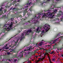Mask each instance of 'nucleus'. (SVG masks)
Returning a JSON list of instances; mask_svg holds the SVG:
<instances>
[{
	"label": "nucleus",
	"instance_id": "f257e3e1",
	"mask_svg": "<svg viewBox=\"0 0 63 63\" xmlns=\"http://www.w3.org/2000/svg\"><path fill=\"white\" fill-rule=\"evenodd\" d=\"M49 11V10H45L44 11H42L40 13H39L37 15H38V17H37V16H36L34 18L32 19H31V21H28V22L30 23H32V24L33 23L34 24V26H36V25H38V24H39V21H37V20H35V19H39L40 17H41V16H41V15H43V14H45V13H43V12H46L47 11Z\"/></svg>",
	"mask_w": 63,
	"mask_h": 63
},
{
	"label": "nucleus",
	"instance_id": "f03ea898",
	"mask_svg": "<svg viewBox=\"0 0 63 63\" xmlns=\"http://www.w3.org/2000/svg\"><path fill=\"white\" fill-rule=\"evenodd\" d=\"M53 14V13H50V12H48V13H47L45 14L44 15H43V16L42 17V18H43L44 17L46 18L47 17H48L49 18H51V16H52Z\"/></svg>",
	"mask_w": 63,
	"mask_h": 63
},
{
	"label": "nucleus",
	"instance_id": "7ed1b4c3",
	"mask_svg": "<svg viewBox=\"0 0 63 63\" xmlns=\"http://www.w3.org/2000/svg\"><path fill=\"white\" fill-rule=\"evenodd\" d=\"M43 28L45 29V30L46 32H47L50 29V25H48L47 24H46L44 26Z\"/></svg>",
	"mask_w": 63,
	"mask_h": 63
},
{
	"label": "nucleus",
	"instance_id": "20e7f679",
	"mask_svg": "<svg viewBox=\"0 0 63 63\" xmlns=\"http://www.w3.org/2000/svg\"><path fill=\"white\" fill-rule=\"evenodd\" d=\"M35 28H30L29 30H28L27 32V33L25 34V35H28V34H29V32H32V34H33V32L31 30V29H35Z\"/></svg>",
	"mask_w": 63,
	"mask_h": 63
},
{
	"label": "nucleus",
	"instance_id": "39448f33",
	"mask_svg": "<svg viewBox=\"0 0 63 63\" xmlns=\"http://www.w3.org/2000/svg\"><path fill=\"white\" fill-rule=\"evenodd\" d=\"M13 25V24L12 23V22L11 23V24L9 26V27H8L7 28H7H5V30H7V31H9L10 29H12V25Z\"/></svg>",
	"mask_w": 63,
	"mask_h": 63
},
{
	"label": "nucleus",
	"instance_id": "423d86ee",
	"mask_svg": "<svg viewBox=\"0 0 63 63\" xmlns=\"http://www.w3.org/2000/svg\"><path fill=\"white\" fill-rule=\"evenodd\" d=\"M22 35L21 37V38L20 39V41H19L20 43V42H21L23 39H24L25 38L24 36H24V34L23 33H22Z\"/></svg>",
	"mask_w": 63,
	"mask_h": 63
},
{
	"label": "nucleus",
	"instance_id": "0eeeda50",
	"mask_svg": "<svg viewBox=\"0 0 63 63\" xmlns=\"http://www.w3.org/2000/svg\"><path fill=\"white\" fill-rule=\"evenodd\" d=\"M41 29H42V27H38L37 29L36 30V31L38 33H39V32H40V31Z\"/></svg>",
	"mask_w": 63,
	"mask_h": 63
},
{
	"label": "nucleus",
	"instance_id": "6e6552de",
	"mask_svg": "<svg viewBox=\"0 0 63 63\" xmlns=\"http://www.w3.org/2000/svg\"><path fill=\"white\" fill-rule=\"evenodd\" d=\"M50 0H44V2L43 3H42L41 5H43L44 3H48V2H49L50 1Z\"/></svg>",
	"mask_w": 63,
	"mask_h": 63
},
{
	"label": "nucleus",
	"instance_id": "1a4fd4ad",
	"mask_svg": "<svg viewBox=\"0 0 63 63\" xmlns=\"http://www.w3.org/2000/svg\"><path fill=\"white\" fill-rule=\"evenodd\" d=\"M30 48L28 47H26V48H27V50H30V49H32V46L30 47Z\"/></svg>",
	"mask_w": 63,
	"mask_h": 63
},
{
	"label": "nucleus",
	"instance_id": "9d476101",
	"mask_svg": "<svg viewBox=\"0 0 63 63\" xmlns=\"http://www.w3.org/2000/svg\"><path fill=\"white\" fill-rule=\"evenodd\" d=\"M48 53H49V52H48V51L47 50L46 51V53L44 54V53L43 54H44V56H46V55H47V54H48V55H49V54H48Z\"/></svg>",
	"mask_w": 63,
	"mask_h": 63
},
{
	"label": "nucleus",
	"instance_id": "9b49d317",
	"mask_svg": "<svg viewBox=\"0 0 63 63\" xmlns=\"http://www.w3.org/2000/svg\"><path fill=\"white\" fill-rule=\"evenodd\" d=\"M45 32H44V30H43L42 32H41V33L40 34V36L41 37H42L43 35V33H44Z\"/></svg>",
	"mask_w": 63,
	"mask_h": 63
},
{
	"label": "nucleus",
	"instance_id": "f8f14e48",
	"mask_svg": "<svg viewBox=\"0 0 63 63\" xmlns=\"http://www.w3.org/2000/svg\"><path fill=\"white\" fill-rule=\"evenodd\" d=\"M60 35H63V33H58L57 34V36H59Z\"/></svg>",
	"mask_w": 63,
	"mask_h": 63
},
{
	"label": "nucleus",
	"instance_id": "ddd939ff",
	"mask_svg": "<svg viewBox=\"0 0 63 63\" xmlns=\"http://www.w3.org/2000/svg\"><path fill=\"white\" fill-rule=\"evenodd\" d=\"M8 25H9V24H5L4 25V26L3 27H7Z\"/></svg>",
	"mask_w": 63,
	"mask_h": 63
},
{
	"label": "nucleus",
	"instance_id": "4468645a",
	"mask_svg": "<svg viewBox=\"0 0 63 63\" xmlns=\"http://www.w3.org/2000/svg\"><path fill=\"white\" fill-rule=\"evenodd\" d=\"M12 52V51H10L9 52H8L7 53V54H8V55H10V54H12V53H10V52Z\"/></svg>",
	"mask_w": 63,
	"mask_h": 63
},
{
	"label": "nucleus",
	"instance_id": "2eb2a0df",
	"mask_svg": "<svg viewBox=\"0 0 63 63\" xmlns=\"http://www.w3.org/2000/svg\"><path fill=\"white\" fill-rule=\"evenodd\" d=\"M15 9L16 11H18V10H19V9L18 8H13V10H15Z\"/></svg>",
	"mask_w": 63,
	"mask_h": 63
},
{
	"label": "nucleus",
	"instance_id": "dca6fc26",
	"mask_svg": "<svg viewBox=\"0 0 63 63\" xmlns=\"http://www.w3.org/2000/svg\"><path fill=\"white\" fill-rule=\"evenodd\" d=\"M53 12L54 13L56 14V12H57V10L56 9H55L53 10Z\"/></svg>",
	"mask_w": 63,
	"mask_h": 63
},
{
	"label": "nucleus",
	"instance_id": "f3484780",
	"mask_svg": "<svg viewBox=\"0 0 63 63\" xmlns=\"http://www.w3.org/2000/svg\"><path fill=\"white\" fill-rule=\"evenodd\" d=\"M13 57L15 58L16 57H17V54L14 55H13Z\"/></svg>",
	"mask_w": 63,
	"mask_h": 63
},
{
	"label": "nucleus",
	"instance_id": "a211bd4d",
	"mask_svg": "<svg viewBox=\"0 0 63 63\" xmlns=\"http://www.w3.org/2000/svg\"><path fill=\"white\" fill-rule=\"evenodd\" d=\"M53 49H56V47H55V45L53 47Z\"/></svg>",
	"mask_w": 63,
	"mask_h": 63
},
{
	"label": "nucleus",
	"instance_id": "6ab92c4d",
	"mask_svg": "<svg viewBox=\"0 0 63 63\" xmlns=\"http://www.w3.org/2000/svg\"><path fill=\"white\" fill-rule=\"evenodd\" d=\"M61 16V14H58L57 15V16L59 17H60Z\"/></svg>",
	"mask_w": 63,
	"mask_h": 63
},
{
	"label": "nucleus",
	"instance_id": "aec40b11",
	"mask_svg": "<svg viewBox=\"0 0 63 63\" xmlns=\"http://www.w3.org/2000/svg\"><path fill=\"white\" fill-rule=\"evenodd\" d=\"M27 9H26L24 11V12L25 13H27Z\"/></svg>",
	"mask_w": 63,
	"mask_h": 63
},
{
	"label": "nucleus",
	"instance_id": "412c9836",
	"mask_svg": "<svg viewBox=\"0 0 63 63\" xmlns=\"http://www.w3.org/2000/svg\"><path fill=\"white\" fill-rule=\"evenodd\" d=\"M19 3H17V4H15V7H16V6H19Z\"/></svg>",
	"mask_w": 63,
	"mask_h": 63
},
{
	"label": "nucleus",
	"instance_id": "4be33fe9",
	"mask_svg": "<svg viewBox=\"0 0 63 63\" xmlns=\"http://www.w3.org/2000/svg\"><path fill=\"white\" fill-rule=\"evenodd\" d=\"M29 10L30 11V12H32V9L31 8H31L29 9Z\"/></svg>",
	"mask_w": 63,
	"mask_h": 63
},
{
	"label": "nucleus",
	"instance_id": "5701e85b",
	"mask_svg": "<svg viewBox=\"0 0 63 63\" xmlns=\"http://www.w3.org/2000/svg\"><path fill=\"white\" fill-rule=\"evenodd\" d=\"M31 4V2H30V3H29V2H28V3H27V5L28 6H29V5L30 4Z\"/></svg>",
	"mask_w": 63,
	"mask_h": 63
},
{
	"label": "nucleus",
	"instance_id": "b1692460",
	"mask_svg": "<svg viewBox=\"0 0 63 63\" xmlns=\"http://www.w3.org/2000/svg\"><path fill=\"white\" fill-rule=\"evenodd\" d=\"M54 52V51H53L51 53H50V54H53V53Z\"/></svg>",
	"mask_w": 63,
	"mask_h": 63
},
{
	"label": "nucleus",
	"instance_id": "393cba45",
	"mask_svg": "<svg viewBox=\"0 0 63 63\" xmlns=\"http://www.w3.org/2000/svg\"><path fill=\"white\" fill-rule=\"evenodd\" d=\"M39 61H39V60H36V61L35 62L36 63H38V62H39Z\"/></svg>",
	"mask_w": 63,
	"mask_h": 63
},
{
	"label": "nucleus",
	"instance_id": "a878e982",
	"mask_svg": "<svg viewBox=\"0 0 63 63\" xmlns=\"http://www.w3.org/2000/svg\"><path fill=\"white\" fill-rule=\"evenodd\" d=\"M27 15H28V16H30V15H32V14H31L30 13V14H27Z\"/></svg>",
	"mask_w": 63,
	"mask_h": 63
},
{
	"label": "nucleus",
	"instance_id": "bb28decb",
	"mask_svg": "<svg viewBox=\"0 0 63 63\" xmlns=\"http://www.w3.org/2000/svg\"><path fill=\"white\" fill-rule=\"evenodd\" d=\"M4 9V8H3V7H1L0 9V11H2V9Z\"/></svg>",
	"mask_w": 63,
	"mask_h": 63
},
{
	"label": "nucleus",
	"instance_id": "cd10ccee",
	"mask_svg": "<svg viewBox=\"0 0 63 63\" xmlns=\"http://www.w3.org/2000/svg\"><path fill=\"white\" fill-rule=\"evenodd\" d=\"M6 12H7V10L5 9L4 11V13H6Z\"/></svg>",
	"mask_w": 63,
	"mask_h": 63
},
{
	"label": "nucleus",
	"instance_id": "c85d7f7f",
	"mask_svg": "<svg viewBox=\"0 0 63 63\" xmlns=\"http://www.w3.org/2000/svg\"><path fill=\"white\" fill-rule=\"evenodd\" d=\"M28 7V6H25L24 8H27Z\"/></svg>",
	"mask_w": 63,
	"mask_h": 63
},
{
	"label": "nucleus",
	"instance_id": "c756f323",
	"mask_svg": "<svg viewBox=\"0 0 63 63\" xmlns=\"http://www.w3.org/2000/svg\"><path fill=\"white\" fill-rule=\"evenodd\" d=\"M5 48L6 49H8V48H9V47H5Z\"/></svg>",
	"mask_w": 63,
	"mask_h": 63
},
{
	"label": "nucleus",
	"instance_id": "7c9ffc66",
	"mask_svg": "<svg viewBox=\"0 0 63 63\" xmlns=\"http://www.w3.org/2000/svg\"><path fill=\"white\" fill-rule=\"evenodd\" d=\"M21 24L22 25H23L25 24L24 23H22Z\"/></svg>",
	"mask_w": 63,
	"mask_h": 63
},
{
	"label": "nucleus",
	"instance_id": "2f4dec72",
	"mask_svg": "<svg viewBox=\"0 0 63 63\" xmlns=\"http://www.w3.org/2000/svg\"><path fill=\"white\" fill-rule=\"evenodd\" d=\"M38 59L40 60H41V58H39Z\"/></svg>",
	"mask_w": 63,
	"mask_h": 63
},
{
	"label": "nucleus",
	"instance_id": "473e14b6",
	"mask_svg": "<svg viewBox=\"0 0 63 63\" xmlns=\"http://www.w3.org/2000/svg\"><path fill=\"white\" fill-rule=\"evenodd\" d=\"M63 36H60L59 38H63Z\"/></svg>",
	"mask_w": 63,
	"mask_h": 63
},
{
	"label": "nucleus",
	"instance_id": "72a5a7b5",
	"mask_svg": "<svg viewBox=\"0 0 63 63\" xmlns=\"http://www.w3.org/2000/svg\"><path fill=\"white\" fill-rule=\"evenodd\" d=\"M28 51L27 49H26L25 50H24V51Z\"/></svg>",
	"mask_w": 63,
	"mask_h": 63
},
{
	"label": "nucleus",
	"instance_id": "f704fd0d",
	"mask_svg": "<svg viewBox=\"0 0 63 63\" xmlns=\"http://www.w3.org/2000/svg\"><path fill=\"white\" fill-rule=\"evenodd\" d=\"M20 0H17V1H18V2H19ZM14 1V0H11V1Z\"/></svg>",
	"mask_w": 63,
	"mask_h": 63
},
{
	"label": "nucleus",
	"instance_id": "c9c22d12",
	"mask_svg": "<svg viewBox=\"0 0 63 63\" xmlns=\"http://www.w3.org/2000/svg\"><path fill=\"white\" fill-rule=\"evenodd\" d=\"M44 59V58H41V60H43Z\"/></svg>",
	"mask_w": 63,
	"mask_h": 63
},
{
	"label": "nucleus",
	"instance_id": "e433bc0d",
	"mask_svg": "<svg viewBox=\"0 0 63 63\" xmlns=\"http://www.w3.org/2000/svg\"><path fill=\"white\" fill-rule=\"evenodd\" d=\"M40 48V50H42V49H43V48Z\"/></svg>",
	"mask_w": 63,
	"mask_h": 63
},
{
	"label": "nucleus",
	"instance_id": "4c0bfd02",
	"mask_svg": "<svg viewBox=\"0 0 63 63\" xmlns=\"http://www.w3.org/2000/svg\"><path fill=\"white\" fill-rule=\"evenodd\" d=\"M57 39H56V40H55V42H57Z\"/></svg>",
	"mask_w": 63,
	"mask_h": 63
},
{
	"label": "nucleus",
	"instance_id": "58836bf2",
	"mask_svg": "<svg viewBox=\"0 0 63 63\" xmlns=\"http://www.w3.org/2000/svg\"><path fill=\"white\" fill-rule=\"evenodd\" d=\"M52 61H55V59H52Z\"/></svg>",
	"mask_w": 63,
	"mask_h": 63
},
{
	"label": "nucleus",
	"instance_id": "ea45409f",
	"mask_svg": "<svg viewBox=\"0 0 63 63\" xmlns=\"http://www.w3.org/2000/svg\"><path fill=\"white\" fill-rule=\"evenodd\" d=\"M16 2H17L16 0H15V1H14V2L15 3H16Z\"/></svg>",
	"mask_w": 63,
	"mask_h": 63
},
{
	"label": "nucleus",
	"instance_id": "a19ab883",
	"mask_svg": "<svg viewBox=\"0 0 63 63\" xmlns=\"http://www.w3.org/2000/svg\"><path fill=\"white\" fill-rule=\"evenodd\" d=\"M48 47H51H51L50 46V45H48Z\"/></svg>",
	"mask_w": 63,
	"mask_h": 63
},
{
	"label": "nucleus",
	"instance_id": "79ce46f5",
	"mask_svg": "<svg viewBox=\"0 0 63 63\" xmlns=\"http://www.w3.org/2000/svg\"><path fill=\"white\" fill-rule=\"evenodd\" d=\"M54 57V58H53V59L55 60V57Z\"/></svg>",
	"mask_w": 63,
	"mask_h": 63
},
{
	"label": "nucleus",
	"instance_id": "37998d69",
	"mask_svg": "<svg viewBox=\"0 0 63 63\" xmlns=\"http://www.w3.org/2000/svg\"><path fill=\"white\" fill-rule=\"evenodd\" d=\"M19 40H17V41L16 42H18Z\"/></svg>",
	"mask_w": 63,
	"mask_h": 63
},
{
	"label": "nucleus",
	"instance_id": "c03bdc74",
	"mask_svg": "<svg viewBox=\"0 0 63 63\" xmlns=\"http://www.w3.org/2000/svg\"><path fill=\"white\" fill-rule=\"evenodd\" d=\"M22 55H21V57H23V54H22Z\"/></svg>",
	"mask_w": 63,
	"mask_h": 63
},
{
	"label": "nucleus",
	"instance_id": "a18cd8bd",
	"mask_svg": "<svg viewBox=\"0 0 63 63\" xmlns=\"http://www.w3.org/2000/svg\"><path fill=\"white\" fill-rule=\"evenodd\" d=\"M59 12H60H60H61V13H62V11H59Z\"/></svg>",
	"mask_w": 63,
	"mask_h": 63
},
{
	"label": "nucleus",
	"instance_id": "49530a36",
	"mask_svg": "<svg viewBox=\"0 0 63 63\" xmlns=\"http://www.w3.org/2000/svg\"><path fill=\"white\" fill-rule=\"evenodd\" d=\"M49 61H50V63H51V62L50 61V60H49Z\"/></svg>",
	"mask_w": 63,
	"mask_h": 63
},
{
	"label": "nucleus",
	"instance_id": "de8ad7c7",
	"mask_svg": "<svg viewBox=\"0 0 63 63\" xmlns=\"http://www.w3.org/2000/svg\"><path fill=\"white\" fill-rule=\"evenodd\" d=\"M48 47V46L47 45H46L45 47Z\"/></svg>",
	"mask_w": 63,
	"mask_h": 63
},
{
	"label": "nucleus",
	"instance_id": "09e8293b",
	"mask_svg": "<svg viewBox=\"0 0 63 63\" xmlns=\"http://www.w3.org/2000/svg\"><path fill=\"white\" fill-rule=\"evenodd\" d=\"M49 58V60H50V58H49H49Z\"/></svg>",
	"mask_w": 63,
	"mask_h": 63
},
{
	"label": "nucleus",
	"instance_id": "8fccbe9b",
	"mask_svg": "<svg viewBox=\"0 0 63 63\" xmlns=\"http://www.w3.org/2000/svg\"><path fill=\"white\" fill-rule=\"evenodd\" d=\"M9 47H11V45H9Z\"/></svg>",
	"mask_w": 63,
	"mask_h": 63
},
{
	"label": "nucleus",
	"instance_id": "3c124183",
	"mask_svg": "<svg viewBox=\"0 0 63 63\" xmlns=\"http://www.w3.org/2000/svg\"><path fill=\"white\" fill-rule=\"evenodd\" d=\"M27 46H25V47H23L24 48V47H27Z\"/></svg>",
	"mask_w": 63,
	"mask_h": 63
},
{
	"label": "nucleus",
	"instance_id": "603ef678",
	"mask_svg": "<svg viewBox=\"0 0 63 63\" xmlns=\"http://www.w3.org/2000/svg\"><path fill=\"white\" fill-rule=\"evenodd\" d=\"M17 34H16V35H15V36H16V35H17Z\"/></svg>",
	"mask_w": 63,
	"mask_h": 63
},
{
	"label": "nucleus",
	"instance_id": "864d4df0",
	"mask_svg": "<svg viewBox=\"0 0 63 63\" xmlns=\"http://www.w3.org/2000/svg\"><path fill=\"white\" fill-rule=\"evenodd\" d=\"M17 43V41H16V42H15V43H16V44Z\"/></svg>",
	"mask_w": 63,
	"mask_h": 63
},
{
	"label": "nucleus",
	"instance_id": "5fc2aeb1",
	"mask_svg": "<svg viewBox=\"0 0 63 63\" xmlns=\"http://www.w3.org/2000/svg\"><path fill=\"white\" fill-rule=\"evenodd\" d=\"M13 51H14V50H12Z\"/></svg>",
	"mask_w": 63,
	"mask_h": 63
},
{
	"label": "nucleus",
	"instance_id": "6e6d98bb",
	"mask_svg": "<svg viewBox=\"0 0 63 63\" xmlns=\"http://www.w3.org/2000/svg\"><path fill=\"white\" fill-rule=\"evenodd\" d=\"M48 58H49V56H48Z\"/></svg>",
	"mask_w": 63,
	"mask_h": 63
},
{
	"label": "nucleus",
	"instance_id": "4d7b16f0",
	"mask_svg": "<svg viewBox=\"0 0 63 63\" xmlns=\"http://www.w3.org/2000/svg\"><path fill=\"white\" fill-rule=\"evenodd\" d=\"M57 19H58V20H59V19L58 18H57Z\"/></svg>",
	"mask_w": 63,
	"mask_h": 63
},
{
	"label": "nucleus",
	"instance_id": "13d9d810",
	"mask_svg": "<svg viewBox=\"0 0 63 63\" xmlns=\"http://www.w3.org/2000/svg\"><path fill=\"white\" fill-rule=\"evenodd\" d=\"M51 9H54V8H52Z\"/></svg>",
	"mask_w": 63,
	"mask_h": 63
},
{
	"label": "nucleus",
	"instance_id": "bf43d9fd",
	"mask_svg": "<svg viewBox=\"0 0 63 63\" xmlns=\"http://www.w3.org/2000/svg\"><path fill=\"white\" fill-rule=\"evenodd\" d=\"M42 42L43 41H44V40H42Z\"/></svg>",
	"mask_w": 63,
	"mask_h": 63
},
{
	"label": "nucleus",
	"instance_id": "052dcab7",
	"mask_svg": "<svg viewBox=\"0 0 63 63\" xmlns=\"http://www.w3.org/2000/svg\"><path fill=\"white\" fill-rule=\"evenodd\" d=\"M35 38V36H34V37H33V38H34V39Z\"/></svg>",
	"mask_w": 63,
	"mask_h": 63
},
{
	"label": "nucleus",
	"instance_id": "680f3d73",
	"mask_svg": "<svg viewBox=\"0 0 63 63\" xmlns=\"http://www.w3.org/2000/svg\"><path fill=\"white\" fill-rule=\"evenodd\" d=\"M1 15H2L1 14H0V16H1Z\"/></svg>",
	"mask_w": 63,
	"mask_h": 63
},
{
	"label": "nucleus",
	"instance_id": "e2e57ef3",
	"mask_svg": "<svg viewBox=\"0 0 63 63\" xmlns=\"http://www.w3.org/2000/svg\"><path fill=\"white\" fill-rule=\"evenodd\" d=\"M1 49H0V51H1Z\"/></svg>",
	"mask_w": 63,
	"mask_h": 63
},
{
	"label": "nucleus",
	"instance_id": "0e129e2a",
	"mask_svg": "<svg viewBox=\"0 0 63 63\" xmlns=\"http://www.w3.org/2000/svg\"><path fill=\"white\" fill-rule=\"evenodd\" d=\"M59 59H60L59 58L58 59V60H59Z\"/></svg>",
	"mask_w": 63,
	"mask_h": 63
},
{
	"label": "nucleus",
	"instance_id": "69168bd1",
	"mask_svg": "<svg viewBox=\"0 0 63 63\" xmlns=\"http://www.w3.org/2000/svg\"><path fill=\"white\" fill-rule=\"evenodd\" d=\"M57 1H59V0H56Z\"/></svg>",
	"mask_w": 63,
	"mask_h": 63
},
{
	"label": "nucleus",
	"instance_id": "338daca9",
	"mask_svg": "<svg viewBox=\"0 0 63 63\" xmlns=\"http://www.w3.org/2000/svg\"><path fill=\"white\" fill-rule=\"evenodd\" d=\"M61 21H62V19H61Z\"/></svg>",
	"mask_w": 63,
	"mask_h": 63
},
{
	"label": "nucleus",
	"instance_id": "774afa93",
	"mask_svg": "<svg viewBox=\"0 0 63 63\" xmlns=\"http://www.w3.org/2000/svg\"><path fill=\"white\" fill-rule=\"evenodd\" d=\"M41 43H43V42H42Z\"/></svg>",
	"mask_w": 63,
	"mask_h": 63
}]
</instances>
